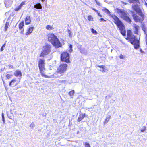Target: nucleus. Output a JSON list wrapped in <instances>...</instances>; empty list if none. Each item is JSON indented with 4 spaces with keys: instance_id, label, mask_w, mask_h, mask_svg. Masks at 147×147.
I'll return each instance as SVG.
<instances>
[{
    "instance_id": "nucleus-1",
    "label": "nucleus",
    "mask_w": 147,
    "mask_h": 147,
    "mask_svg": "<svg viewBox=\"0 0 147 147\" xmlns=\"http://www.w3.org/2000/svg\"><path fill=\"white\" fill-rule=\"evenodd\" d=\"M133 9L136 11V13L140 17L138 16L135 13L132 11H130L129 13L131 14L135 22H142L144 19V15L140 7H136Z\"/></svg>"
},
{
    "instance_id": "nucleus-2",
    "label": "nucleus",
    "mask_w": 147,
    "mask_h": 147,
    "mask_svg": "<svg viewBox=\"0 0 147 147\" xmlns=\"http://www.w3.org/2000/svg\"><path fill=\"white\" fill-rule=\"evenodd\" d=\"M48 41L50 42L56 48L61 46V44L57 36L53 33L49 34L47 35Z\"/></svg>"
},
{
    "instance_id": "nucleus-3",
    "label": "nucleus",
    "mask_w": 147,
    "mask_h": 147,
    "mask_svg": "<svg viewBox=\"0 0 147 147\" xmlns=\"http://www.w3.org/2000/svg\"><path fill=\"white\" fill-rule=\"evenodd\" d=\"M112 18L114 20L115 23L119 28L121 33L123 36L125 35L126 31L125 29L124 25L122 22L115 15H113Z\"/></svg>"
},
{
    "instance_id": "nucleus-4",
    "label": "nucleus",
    "mask_w": 147,
    "mask_h": 147,
    "mask_svg": "<svg viewBox=\"0 0 147 147\" xmlns=\"http://www.w3.org/2000/svg\"><path fill=\"white\" fill-rule=\"evenodd\" d=\"M115 12H117L119 15H120L122 18L129 23L131 22V19L127 15V12L123 9H120L119 8H116L115 9Z\"/></svg>"
},
{
    "instance_id": "nucleus-5",
    "label": "nucleus",
    "mask_w": 147,
    "mask_h": 147,
    "mask_svg": "<svg viewBox=\"0 0 147 147\" xmlns=\"http://www.w3.org/2000/svg\"><path fill=\"white\" fill-rule=\"evenodd\" d=\"M44 66L45 60L43 59H40L38 62V67L41 75L42 76L45 78H49V76L44 74Z\"/></svg>"
},
{
    "instance_id": "nucleus-6",
    "label": "nucleus",
    "mask_w": 147,
    "mask_h": 147,
    "mask_svg": "<svg viewBox=\"0 0 147 147\" xmlns=\"http://www.w3.org/2000/svg\"><path fill=\"white\" fill-rule=\"evenodd\" d=\"M67 67V65L66 64H61L58 68L57 71L55 74L54 76L55 77H57L55 75L56 73H59L60 74H63L66 71Z\"/></svg>"
},
{
    "instance_id": "nucleus-7",
    "label": "nucleus",
    "mask_w": 147,
    "mask_h": 147,
    "mask_svg": "<svg viewBox=\"0 0 147 147\" xmlns=\"http://www.w3.org/2000/svg\"><path fill=\"white\" fill-rule=\"evenodd\" d=\"M51 46L48 44H47L43 47V51L42 52L40 56V57H44V55L48 54L51 51Z\"/></svg>"
},
{
    "instance_id": "nucleus-8",
    "label": "nucleus",
    "mask_w": 147,
    "mask_h": 147,
    "mask_svg": "<svg viewBox=\"0 0 147 147\" xmlns=\"http://www.w3.org/2000/svg\"><path fill=\"white\" fill-rule=\"evenodd\" d=\"M69 55L66 52L63 53L61 56V59L62 61L68 63L69 62Z\"/></svg>"
},
{
    "instance_id": "nucleus-9",
    "label": "nucleus",
    "mask_w": 147,
    "mask_h": 147,
    "mask_svg": "<svg viewBox=\"0 0 147 147\" xmlns=\"http://www.w3.org/2000/svg\"><path fill=\"white\" fill-rule=\"evenodd\" d=\"M130 42L134 45V48L136 49L140 47L139 41L138 39H136V38L130 41Z\"/></svg>"
},
{
    "instance_id": "nucleus-10",
    "label": "nucleus",
    "mask_w": 147,
    "mask_h": 147,
    "mask_svg": "<svg viewBox=\"0 0 147 147\" xmlns=\"http://www.w3.org/2000/svg\"><path fill=\"white\" fill-rule=\"evenodd\" d=\"M127 39L129 40L130 41L136 38V37L134 35H132L131 30H128L127 32Z\"/></svg>"
},
{
    "instance_id": "nucleus-11",
    "label": "nucleus",
    "mask_w": 147,
    "mask_h": 147,
    "mask_svg": "<svg viewBox=\"0 0 147 147\" xmlns=\"http://www.w3.org/2000/svg\"><path fill=\"white\" fill-rule=\"evenodd\" d=\"M85 116V114L82 113L80 111V114L78 119V121L79 122L81 121Z\"/></svg>"
},
{
    "instance_id": "nucleus-12",
    "label": "nucleus",
    "mask_w": 147,
    "mask_h": 147,
    "mask_svg": "<svg viewBox=\"0 0 147 147\" xmlns=\"http://www.w3.org/2000/svg\"><path fill=\"white\" fill-rule=\"evenodd\" d=\"M16 80L15 79L12 80L9 83V86H14L17 85L18 83L16 82Z\"/></svg>"
},
{
    "instance_id": "nucleus-13",
    "label": "nucleus",
    "mask_w": 147,
    "mask_h": 147,
    "mask_svg": "<svg viewBox=\"0 0 147 147\" xmlns=\"http://www.w3.org/2000/svg\"><path fill=\"white\" fill-rule=\"evenodd\" d=\"M25 24L26 25L29 24L31 22V19L30 16H27L25 19Z\"/></svg>"
},
{
    "instance_id": "nucleus-14",
    "label": "nucleus",
    "mask_w": 147,
    "mask_h": 147,
    "mask_svg": "<svg viewBox=\"0 0 147 147\" xmlns=\"http://www.w3.org/2000/svg\"><path fill=\"white\" fill-rule=\"evenodd\" d=\"M14 75L17 77H21L22 76V74L20 71L16 70L14 73Z\"/></svg>"
},
{
    "instance_id": "nucleus-15",
    "label": "nucleus",
    "mask_w": 147,
    "mask_h": 147,
    "mask_svg": "<svg viewBox=\"0 0 147 147\" xmlns=\"http://www.w3.org/2000/svg\"><path fill=\"white\" fill-rule=\"evenodd\" d=\"M133 27L135 28V30L134 31V33L135 34H138L139 29V26L138 25L135 24H133Z\"/></svg>"
},
{
    "instance_id": "nucleus-16",
    "label": "nucleus",
    "mask_w": 147,
    "mask_h": 147,
    "mask_svg": "<svg viewBox=\"0 0 147 147\" xmlns=\"http://www.w3.org/2000/svg\"><path fill=\"white\" fill-rule=\"evenodd\" d=\"M33 27H30L28 31L25 34L26 35H30L32 33L33 30Z\"/></svg>"
},
{
    "instance_id": "nucleus-17",
    "label": "nucleus",
    "mask_w": 147,
    "mask_h": 147,
    "mask_svg": "<svg viewBox=\"0 0 147 147\" xmlns=\"http://www.w3.org/2000/svg\"><path fill=\"white\" fill-rule=\"evenodd\" d=\"M103 11L104 12H105L109 16H111V17L112 18V16L113 15H111V14L110 12L109 11L107 8H105L104 9H103Z\"/></svg>"
},
{
    "instance_id": "nucleus-18",
    "label": "nucleus",
    "mask_w": 147,
    "mask_h": 147,
    "mask_svg": "<svg viewBox=\"0 0 147 147\" xmlns=\"http://www.w3.org/2000/svg\"><path fill=\"white\" fill-rule=\"evenodd\" d=\"M34 7L37 9H41L42 7L40 3H38L34 5Z\"/></svg>"
},
{
    "instance_id": "nucleus-19",
    "label": "nucleus",
    "mask_w": 147,
    "mask_h": 147,
    "mask_svg": "<svg viewBox=\"0 0 147 147\" xmlns=\"http://www.w3.org/2000/svg\"><path fill=\"white\" fill-rule=\"evenodd\" d=\"M111 116L110 115H109L106 117L105 119V121L104 122V123L105 124V123H107L108 122L109 120L111 119Z\"/></svg>"
},
{
    "instance_id": "nucleus-20",
    "label": "nucleus",
    "mask_w": 147,
    "mask_h": 147,
    "mask_svg": "<svg viewBox=\"0 0 147 147\" xmlns=\"http://www.w3.org/2000/svg\"><path fill=\"white\" fill-rule=\"evenodd\" d=\"M24 26V22L22 21V22L20 23L19 25V28L20 30L22 29Z\"/></svg>"
},
{
    "instance_id": "nucleus-21",
    "label": "nucleus",
    "mask_w": 147,
    "mask_h": 147,
    "mask_svg": "<svg viewBox=\"0 0 147 147\" xmlns=\"http://www.w3.org/2000/svg\"><path fill=\"white\" fill-rule=\"evenodd\" d=\"M98 67L100 68V69H99V70L100 71H102V72H105V71L104 70V66L103 65H101V66H99L98 65Z\"/></svg>"
},
{
    "instance_id": "nucleus-22",
    "label": "nucleus",
    "mask_w": 147,
    "mask_h": 147,
    "mask_svg": "<svg viewBox=\"0 0 147 147\" xmlns=\"http://www.w3.org/2000/svg\"><path fill=\"white\" fill-rule=\"evenodd\" d=\"M74 90H72L69 92L68 94L71 96H72V97H71V98H72L74 94Z\"/></svg>"
},
{
    "instance_id": "nucleus-23",
    "label": "nucleus",
    "mask_w": 147,
    "mask_h": 147,
    "mask_svg": "<svg viewBox=\"0 0 147 147\" xmlns=\"http://www.w3.org/2000/svg\"><path fill=\"white\" fill-rule=\"evenodd\" d=\"M9 22H6V23L5 24V31H6L7 30L8 27V26H9Z\"/></svg>"
},
{
    "instance_id": "nucleus-24",
    "label": "nucleus",
    "mask_w": 147,
    "mask_h": 147,
    "mask_svg": "<svg viewBox=\"0 0 147 147\" xmlns=\"http://www.w3.org/2000/svg\"><path fill=\"white\" fill-rule=\"evenodd\" d=\"M68 33L69 34V36L70 38H71L73 36V34L72 33V32L70 30H68Z\"/></svg>"
},
{
    "instance_id": "nucleus-25",
    "label": "nucleus",
    "mask_w": 147,
    "mask_h": 147,
    "mask_svg": "<svg viewBox=\"0 0 147 147\" xmlns=\"http://www.w3.org/2000/svg\"><path fill=\"white\" fill-rule=\"evenodd\" d=\"M46 28L48 30H52V27L50 25H48L47 26Z\"/></svg>"
},
{
    "instance_id": "nucleus-26",
    "label": "nucleus",
    "mask_w": 147,
    "mask_h": 147,
    "mask_svg": "<svg viewBox=\"0 0 147 147\" xmlns=\"http://www.w3.org/2000/svg\"><path fill=\"white\" fill-rule=\"evenodd\" d=\"M80 52L84 54H86L87 53V51H85L84 49H81L80 50Z\"/></svg>"
},
{
    "instance_id": "nucleus-27",
    "label": "nucleus",
    "mask_w": 147,
    "mask_h": 147,
    "mask_svg": "<svg viewBox=\"0 0 147 147\" xmlns=\"http://www.w3.org/2000/svg\"><path fill=\"white\" fill-rule=\"evenodd\" d=\"M2 120L3 121V123H5V117L4 116V113L3 112L2 113Z\"/></svg>"
},
{
    "instance_id": "nucleus-28",
    "label": "nucleus",
    "mask_w": 147,
    "mask_h": 147,
    "mask_svg": "<svg viewBox=\"0 0 147 147\" xmlns=\"http://www.w3.org/2000/svg\"><path fill=\"white\" fill-rule=\"evenodd\" d=\"M13 76L11 74H7L6 75V77L8 79H9Z\"/></svg>"
},
{
    "instance_id": "nucleus-29",
    "label": "nucleus",
    "mask_w": 147,
    "mask_h": 147,
    "mask_svg": "<svg viewBox=\"0 0 147 147\" xmlns=\"http://www.w3.org/2000/svg\"><path fill=\"white\" fill-rule=\"evenodd\" d=\"M91 31L94 34H97V31L96 30H94V29L92 28H91Z\"/></svg>"
},
{
    "instance_id": "nucleus-30",
    "label": "nucleus",
    "mask_w": 147,
    "mask_h": 147,
    "mask_svg": "<svg viewBox=\"0 0 147 147\" xmlns=\"http://www.w3.org/2000/svg\"><path fill=\"white\" fill-rule=\"evenodd\" d=\"M88 20L89 21H92L93 20V18L92 16L91 15L89 16L88 17Z\"/></svg>"
},
{
    "instance_id": "nucleus-31",
    "label": "nucleus",
    "mask_w": 147,
    "mask_h": 147,
    "mask_svg": "<svg viewBox=\"0 0 147 147\" xmlns=\"http://www.w3.org/2000/svg\"><path fill=\"white\" fill-rule=\"evenodd\" d=\"M35 126L34 123L33 122L30 125V127L32 129H33Z\"/></svg>"
},
{
    "instance_id": "nucleus-32",
    "label": "nucleus",
    "mask_w": 147,
    "mask_h": 147,
    "mask_svg": "<svg viewBox=\"0 0 147 147\" xmlns=\"http://www.w3.org/2000/svg\"><path fill=\"white\" fill-rule=\"evenodd\" d=\"M69 47L70 48V49L69 50V52L70 53L72 52L73 50L72 49V45L71 44H69Z\"/></svg>"
},
{
    "instance_id": "nucleus-33",
    "label": "nucleus",
    "mask_w": 147,
    "mask_h": 147,
    "mask_svg": "<svg viewBox=\"0 0 147 147\" xmlns=\"http://www.w3.org/2000/svg\"><path fill=\"white\" fill-rule=\"evenodd\" d=\"M85 147H91L89 144L86 142L85 143Z\"/></svg>"
},
{
    "instance_id": "nucleus-34",
    "label": "nucleus",
    "mask_w": 147,
    "mask_h": 147,
    "mask_svg": "<svg viewBox=\"0 0 147 147\" xmlns=\"http://www.w3.org/2000/svg\"><path fill=\"white\" fill-rule=\"evenodd\" d=\"M21 8V7L19 6L18 7L16 8L14 10L15 11H18Z\"/></svg>"
},
{
    "instance_id": "nucleus-35",
    "label": "nucleus",
    "mask_w": 147,
    "mask_h": 147,
    "mask_svg": "<svg viewBox=\"0 0 147 147\" xmlns=\"http://www.w3.org/2000/svg\"><path fill=\"white\" fill-rule=\"evenodd\" d=\"M26 2V1H22L20 5H19L21 7H22V6L24 5L25 4V3Z\"/></svg>"
},
{
    "instance_id": "nucleus-36",
    "label": "nucleus",
    "mask_w": 147,
    "mask_h": 147,
    "mask_svg": "<svg viewBox=\"0 0 147 147\" xmlns=\"http://www.w3.org/2000/svg\"><path fill=\"white\" fill-rule=\"evenodd\" d=\"M146 127L145 126L143 127L142 129H141V131L142 132H144L146 129Z\"/></svg>"
},
{
    "instance_id": "nucleus-37",
    "label": "nucleus",
    "mask_w": 147,
    "mask_h": 147,
    "mask_svg": "<svg viewBox=\"0 0 147 147\" xmlns=\"http://www.w3.org/2000/svg\"><path fill=\"white\" fill-rule=\"evenodd\" d=\"M6 45L5 43L2 46L1 49V51H2L4 49L3 48Z\"/></svg>"
},
{
    "instance_id": "nucleus-38",
    "label": "nucleus",
    "mask_w": 147,
    "mask_h": 147,
    "mask_svg": "<svg viewBox=\"0 0 147 147\" xmlns=\"http://www.w3.org/2000/svg\"><path fill=\"white\" fill-rule=\"evenodd\" d=\"M97 4L99 6H101V4L100 2L96 0H95Z\"/></svg>"
},
{
    "instance_id": "nucleus-39",
    "label": "nucleus",
    "mask_w": 147,
    "mask_h": 147,
    "mask_svg": "<svg viewBox=\"0 0 147 147\" xmlns=\"http://www.w3.org/2000/svg\"><path fill=\"white\" fill-rule=\"evenodd\" d=\"M125 57H124L123 55L122 54H121L119 58L121 59H123L124 58H125Z\"/></svg>"
},
{
    "instance_id": "nucleus-40",
    "label": "nucleus",
    "mask_w": 147,
    "mask_h": 147,
    "mask_svg": "<svg viewBox=\"0 0 147 147\" xmlns=\"http://www.w3.org/2000/svg\"><path fill=\"white\" fill-rule=\"evenodd\" d=\"M9 68L10 69L12 68V69H13L14 68V67L13 66V65H11L10 64H9Z\"/></svg>"
},
{
    "instance_id": "nucleus-41",
    "label": "nucleus",
    "mask_w": 147,
    "mask_h": 147,
    "mask_svg": "<svg viewBox=\"0 0 147 147\" xmlns=\"http://www.w3.org/2000/svg\"><path fill=\"white\" fill-rule=\"evenodd\" d=\"M12 0H6V3L8 2V3H11V2L12 1Z\"/></svg>"
},
{
    "instance_id": "nucleus-42",
    "label": "nucleus",
    "mask_w": 147,
    "mask_h": 147,
    "mask_svg": "<svg viewBox=\"0 0 147 147\" xmlns=\"http://www.w3.org/2000/svg\"><path fill=\"white\" fill-rule=\"evenodd\" d=\"M100 22H102V21H106V20H104L103 18H101L100 19Z\"/></svg>"
},
{
    "instance_id": "nucleus-43",
    "label": "nucleus",
    "mask_w": 147,
    "mask_h": 147,
    "mask_svg": "<svg viewBox=\"0 0 147 147\" xmlns=\"http://www.w3.org/2000/svg\"><path fill=\"white\" fill-rule=\"evenodd\" d=\"M92 9L93 10H94L95 12H98V11L97 10H96L94 8H92Z\"/></svg>"
},
{
    "instance_id": "nucleus-44",
    "label": "nucleus",
    "mask_w": 147,
    "mask_h": 147,
    "mask_svg": "<svg viewBox=\"0 0 147 147\" xmlns=\"http://www.w3.org/2000/svg\"><path fill=\"white\" fill-rule=\"evenodd\" d=\"M146 45H147V34H146Z\"/></svg>"
},
{
    "instance_id": "nucleus-45",
    "label": "nucleus",
    "mask_w": 147,
    "mask_h": 147,
    "mask_svg": "<svg viewBox=\"0 0 147 147\" xmlns=\"http://www.w3.org/2000/svg\"><path fill=\"white\" fill-rule=\"evenodd\" d=\"M140 51L141 53H144V51H142L141 49H140Z\"/></svg>"
},
{
    "instance_id": "nucleus-46",
    "label": "nucleus",
    "mask_w": 147,
    "mask_h": 147,
    "mask_svg": "<svg viewBox=\"0 0 147 147\" xmlns=\"http://www.w3.org/2000/svg\"><path fill=\"white\" fill-rule=\"evenodd\" d=\"M97 13L98 14V15L99 16V15L100 14L99 13V11H98V12H97Z\"/></svg>"
},
{
    "instance_id": "nucleus-47",
    "label": "nucleus",
    "mask_w": 147,
    "mask_h": 147,
    "mask_svg": "<svg viewBox=\"0 0 147 147\" xmlns=\"http://www.w3.org/2000/svg\"><path fill=\"white\" fill-rule=\"evenodd\" d=\"M23 31H24V30H22L21 31V33L22 34H23Z\"/></svg>"
},
{
    "instance_id": "nucleus-48",
    "label": "nucleus",
    "mask_w": 147,
    "mask_h": 147,
    "mask_svg": "<svg viewBox=\"0 0 147 147\" xmlns=\"http://www.w3.org/2000/svg\"><path fill=\"white\" fill-rule=\"evenodd\" d=\"M122 2L125 5H126V3H125V2Z\"/></svg>"
},
{
    "instance_id": "nucleus-49",
    "label": "nucleus",
    "mask_w": 147,
    "mask_h": 147,
    "mask_svg": "<svg viewBox=\"0 0 147 147\" xmlns=\"http://www.w3.org/2000/svg\"><path fill=\"white\" fill-rule=\"evenodd\" d=\"M145 5H146V6L147 7V3L146 2H145Z\"/></svg>"
},
{
    "instance_id": "nucleus-50",
    "label": "nucleus",
    "mask_w": 147,
    "mask_h": 147,
    "mask_svg": "<svg viewBox=\"0 0 147 147\" xmlns=\"http://www.w3.org/2000/svg\"><path fill=\"white\" fill-rule=\"evenodd\" d=\"M99 16L100 17H102V16L101 14H100Z\"/></svg>"
},
{
    "instance_id": "nucleus-51",
    "label": "nucleus",
    "mask_w": 147,
    "mask_h": 147,
    "mask_svg": "<svg viewBox=\"0 0 147 147\" xmlns=\"http://www.w3.org/2000/svg\"><path fill=\"white\" fill-rule=\"evenodd\" d=\"M16 88V89H18V88Z\"/></svg>"
}]
</instances>
